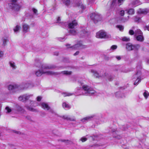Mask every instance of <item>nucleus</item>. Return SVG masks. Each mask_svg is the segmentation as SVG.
<instances>
[{
    "instance_id": "obj_1",
    "label": "nucleus",
    "mask_w": 149,
    "mask_h": 149,
    "mask_svg": "<svg viewBox=\"0 0 149 149\" xmlns=\"http://www.w3.org/2000/svg\"><path fill=\"white\" fill-rule=\"evenodd\" d=\"M36 65L40 68V70H39L35 72V74L37 76H40L42 74H46L48 75L57 74L56 73L48 71V70L52 69L55 68L54 66L52 65H48L46 64H42L40 62L36 64Z\"/></svg>"
},
{
    "instance_id": "obj_2",
    "label": "nucleus",
    "mask_w": 149,
    "mask_h": 149,
    "mask_svg": "<svg viewBox=\"0 0 149 149\" xmlns=\"http://www.w3.org/2000/svg\"><path fill=\"white\" fill-rule=\"evenodd\" d=\"M129 33L131 35H134L136 40L138 41L142 42L144 40L143 33L139 29H137L134 31L132 30H130Z\"/></svg>"
},
{
    "instance_id": "obj_3",
    "label": "nucleus",
    "mask_w": 149,
    "mask_h": 149,
    "mask_svg": "<svg viewBox=\"0 0 149 149\" xmlns=\"http://www.w3.org/2000/svg\"><path fill=\"white\" fill-rule=\"evenodd\" d=\"M81 41H78L77 43L72 47H70V45H66V46L68 47H70L72 49H78L84 48L86 47V46L83 45L81 43Z\"/></svg>"
},
{
    "instance_id": "obj_4",
    "label": "nucleus",
    "mask_w": 149,
    "mask_h": 149,
    "mask_svg": "<svg viewBox=\"0 0 149 149\" xmlns=\"http://www.w3.org/2000/svg\"><path fill=\"white\" fill-rule=\"evenodd\" d=\"M90 17L93 20L95 23L100 21L102 19L101 15L97 13H91L90 15Z\"/></svg>"
},
{
    "instance_id": "obj_5",
    "label": "nucleus",
    "mask_w": 149,
    "mask_h": 149,
    "mask_svg": "<svg viewBox=\"0 0 149 149\" xmlns=\"http://www.w3.org/2000/svg\"><path fill=\"white\" fill-rule=\"evenodd\" d=\"M91 72L93 74V75L96 78H99L100 77H106L110 81H111L112 77L111 76L109 75L107 73H105L104 75L102 76L100 75L95 70H91Z\"/></svg>"
},
{
    "instance_id": "obj_6",
    "label": "nucleus",
    "mask_w": 149,
    "mask_h": 149,
    "mask_svg": "<svg viewBox=\"0 0 149 149\" xmlns=\"http://www.w3.org/2000/svg\"><path fill=\"white\" fill-rule=\"evenodd\" d=\"M141 73L140 71H138L137 73L133 76V79L134 81V79H136V80L134 82V85H137L138 83L141 81Z\"/></svg>"
},
{
    "instance_id": "obj_7",
    "label": "nucleus",
    "mask_w": 149,
    "mask_h": 149,
    "mask_svg": "<svg viewBox=\"0 0 149 149\" xmlns=\"http://www.w3.org/2000/svg\"><path fill=\"white\" fill-rule=\"evenodd\" d=\"M96 37L98 38H107L108 37V36L104 31L101 30L96 33Z\"/></svg>"
},
{
    "instance_id": "obj_8",
    "label": "nucleus",
    "mask_w": 149,
    "mask_h": 149,
    "mask_svg": "<svg viewBox=\"0 0 149 149\" xmlns=\"http://www.w3.org/2000/svg\"><path fill=\"white\" fill-rule=\"evenodd\" d=\"M19 86L16 84H12L9 85L8 86V90L12 93H14L15 92V90L18 89H19Z\"/></svg>"
},
{
    "instance_id": "obj_9",
    "label": "nucleus",
    "mask_w": 149,
    "mask_h": 149,
    "mask_svg": "<svg viewBox=\"0 0 149 149\" xmlns=\"http://www.w3.org/2000/svg\"><path fill=\"white\" fill-rule=\"evenodd\" d=\"M22 31L24 33L28 32L29 31L30 26L28 24L23 23L22 24Z\"/></svg>"
},
{
    "instance_id": "obj_10",
    "label": "nucleus",
    "mask_w": 149,
    "mask_h": 149,
    "mask_svg": "<svg viewBox=\"0 0 149 149\" xmlns=\"http://www.w3.org/2000/svg\"><path fill=\"white\" fill-rule=\"evenodd\" d=\"M32 96L31 95L24 94L20 96L18 98L19 100L24 102L26 100L28 99L30 97Z\"/></svg>"
},
{
    "instance_id": "obj_11",
    "label": "nucleus",
    "mask_w": 149,
    "mask_h": 149,
    "mask_svg": "<svg viewBox=\"0 0 149 149\" xmlns=\"http://www.w3.org/2000/svg\"><path fill=\"white\" fill-rule=\"evenodd\" d=\"M40 106L44 109L47 110H49L51 112L53 113L54 111L52 109H50L47 104L45 102H42L40 104Z\"/></svg>"
},
{
    "instance_id": "obj_12",
    "label": "nucleus",
    "mask_w": 149,
    "mask_h": 149,
    "mask_svg": "<svg viewBox=\"0 0 149 149\" xmlns=\"http://www.w3.org/2000/svg\"><path fill=\"white\" fill-rule=\"evenodd\" d=\"M81 85L82 89L85 91V95H87V93L91 87L87 85L83 84H81Z\"/></svg>"
},
{
    "instance_id": "obj_13",
    "label": "nucleus",
    "mask_w": 149,
    "mask_h": 149,
    "mask_svg": "<svg viewBox=\"0 0 149 149\" xmlns=\"http://www.w3.org/2000/svg\"><path fill=\"white\" fill-rule=\"evenodd\" d=\"M82 88H76L75 91V94L77 95H85V93L83 92Z\"/></svg>"
},
{
    "instance_id": "obj_14",
    "label": "nucleus",
    "mask_w": 149,
    "mask_h": 149,
    "mask_svg": "<svg viewBox=\"0 0 149 149\" xmlns=\"http://www.w3.org/2000/svg\"><path fill=\"white\" fill-rule=\"evenodd\" d=\"M22 86L23 89H26L32 87L33 84L31 82L29 81L23 84Z\"/></svg>"
},
{
    "instance_id": "obj_15",
    "label": "nucleus",
    "mask_w": 149,
    "mask_h": 149,
    "mask_svg": "<svg viewBox=\"0 0 149 149\" xmlns=\"http://www.w3.org/2000/svg\"><path fill=\"white\" fill-rule=\"evenodd\" d=\"M77 24V22L76 21L74 20L69 24L68 26L70 28L73 29L74 28Z\"/></svg>"
},
{
    "instance_id": "obj_16",
    "label": "nucleus",
    "mask_w": 149,
    "mask_h": 149,
    "mask_svg": "<svg viewBox=\"0 0 149 149\" xmlns=\"http://www.w3.org/2000/svg\"><path fill=\"white\" fill-rule=\"evenodd\" d=\"M12 9L15 11H18L21 8V6L17 4H13V6H10Z\"/></svg>"
},
{
    "instance_id": "obj_17",
    "label": "nucleus",
    "mask_w": 149,
    "mask_h": 149,
    "mask_svg": "<svg viewBox=\"0 0 149 149\" xmlns=\"http://www.w3.org/2000/svg\"><path fill=\"white\" fill-rule=\"evenodd\" d=\"M124 0H113L112 3V5H114L115 3H117L119 6L121 5L123 2Z\"/></svg>"
},
{
    "instance_id": "obj_18",
    "label": "nucleus",
    "mask_w": 149,
    "mask_h": 149,
    "mask_svg": "<svg viewBox=\"0 0 149 149\" xmlns=\"http://www.w3.org/2000/svg\"><path fill=\"white\" fill-rule=\"evenodd\" d=\"M134 45L130 43H128L126 45V49L128 51L134 50Z\"/></svg>"
},
{
    "instance_id": "obj_19",
    "label": "nucleus",
    "mask_w": 149,
    "mask_h": 149,
    "mask_svg": "<svg viewBox=\"0 0 149 149\" xmlns=\"http://www.w3.org/2000/svg\"><path fill=\"white\" fill-rule=\"evenodd\" d=\"M62 118L64 119H66L67 120H70L71 121H75V118L74 117L70 118L69 116L66 115L63 116H62Z\"/></svg>"
},
{
    "instance_id": "obj_20",
    "label": "nucleus",
    "mask_w": 149,
    "mask_h": 149,
    "mask_svg": "<svg viewBox=\"0 0 149 149\" xmlns=\"http://www.w3.org/2000/svg\"><path fill=\"white\" fill-rule=\"evenodd\" d=\"M93 115L88 116L84 118L81 120V121L83 122H85L88 120H90L93 117Z\"/></svg>"
},
{
    "instance_id": "obj_21",
    "label": "nucleus",
    "mask_w": 149,
    "mask_h": 149,
    "mask_svg": "<svg viewBox=\"0 0 149 149\" xmlns=\"http://www.w3.org/2000/svg\"><path fill=\"white\" fill-rule=\"evenodd\" d=\"M83 30L81 31L80 33V34L82 36H87L88 35V33L87 32L86 29L84 28L83 29Z\"/></svg>"
},
{
    "instance_id": "obj_22",
    "label": "nucleus",
    "mask_w": 149,
    "mask_h": 149,
    "mask_svg": "<svg viewBox=\"0 0 149 149\" xmlns=\"http://www.w3.org/2000/svg\"><path fill=\"white\" fill-rule=\"evenodd\" d=\"M62 106L65 109H68L70 108V105L68 103L65 102L63 103Z\"/></svg>"
},
{
    "instance_id": "obj_23",
    "label": "nucleus",
    "mask_w": 149,
    "mask_h": 149,
    "mask_svg": "<svg viewBox=\"0 0 149 149\" xmlns=\"http://www.w3.org/2000/svg\"><path fill=\"white\" fill-rule=\"evenodd\" d=\"M9 64L13 69H15L16 68V66L14 62L12 61H10L9 62Z\"/></svg>"
},
{
    "instance_id": "obj_24",
    "label": "nucleus",
    "mask_w": 149,
    "mask_h": 149,
    "mask_svg": "<svg viewBox=\"0 0 149 149\" xmlns=\"http://www.w3.org/2000/svg\"><path fill=\"white\" fill-rule=\"evenodd\" d=\"M148 12V10L147 9H141L138 11V12L140 13L146 14Z\"/></svg>"
},
{
    "instance_id": "obj_25",
    "label": "nucleus",
    "mask_w": 149,
    "mask_h": 149,
    "mask_svg": "<svg viewBox=\"0 0 149 149\" xmlns=\"http://www.w3.org/2000/svg\"><path fill=\"white\" fill-rule=\"evenodd\" d=\"M2 41L3 43L2 45L4 47L7 45V42L8 41V40L7 38H3Z\"/></svg>"
},
{
    "instance_id": "obj_26",
    "label": "nucleus",
    "mask_w": 149,
    "mask_h": 149,
    "mask_svg": "<svg viewBox=\"0 0 149 149\" xmlns=\"http://www.w3.org/2000/svg\"><path fill=\"white\" fill-rule=\"evenodd\" d=\"M77 6L83 10L85 9L86 8V6L81 2H79L78 3Z\"/></svg>"
},
{
    "instance_id": "obj_27",
    "label": "nucleus",
    "mask_w": 149,
    "mask_h": 149,
    "mask_svg": "<svg viewBox=\"0 0 149 149\" xmlns=\"http://www.w3.org/2000/svg\"><path fill=\"white\" fill-rule=\"evenodd\" d=\"M95 91L93 90V88H91L87 93V95L94 94L95 93Z\"/></svg>"
},
{
    "instance_id": "obj_28",
    "label": "nucleus",
    "mask_w": 149,
    "mask_h": 149,
    "mask_svg": "<svg viewBox=\"0 0 149 149\" xmlns=\"http://www.w3.org/2000/svg\"><path fill=\"white\" fill-rule=\"evenodd\" d=\"M20 26L19 25H17L14 28L13 30L15 32L17 33L19 30Z\"/></svg>"
},
{
    "instance_id": "obj_29",
    "label": "nucleus",
    "mask_w": 149,
    "mask_h": 149,
    "mask_svg": "<svg viewBox=\"0 0 149 149\" xmlns=\"http://www.w3.org/2000/svg\"><path fill=\"white\" fill-rule=\"evenodd\" d=\"M61 74L65 75H69L71 74L72 72L70 71H64L61 72Z\"/></svg>"
},
{
    "instance_id": "obj_30",
    "label": "nucleus",
    "mask_w": 149,
    "mask_h": 149,
    "mask_svg": "<svg viewBox=\"0 0 149 149\" xmlns=\"http://www.w3.org/2000/svg\"><path fill=\"white\" fill-rule=\"evenodd\" d=\"M73 93H63L62 95L63 96L66 97L67 96H70L73 95Z\"/></svg>"
},
{
    "instance_id": "obj_31",
    "label": "nucleus",
    "mask_w": 149,
    "mask_h": 149,
    "mask_svg": "<svg viewBox=\"0 0 149 149\" xmlns=\"http://www.w3.org/2000/svg\"><path fill=\"white\" fill-rule=\"evenodd\" d=\"M143 95L146 99H147L149 96V93L148 92L146 91H145L143 93Z\"/></svg>"
},
{
    "instance_id": "obj_32",
    "label": "nucleus",
    "mask_w": 149,
    "mask_h": 149,
    "mask_svg": "<svg viewBox=\"0 0 149 149\" xmlns=\"http://www.w3.org/2000/svg\"><path fill=\"white\" fill-rule=\"evenodd\" d=\"M26 108L28 110L30 111L34 112L37 111L36 109H34L32 107H29V106H27Z\"/></svg>"
},
{
    "instance_id": "obj_33",
    "label": "nucleus",
    "mask_w": 149,
    "mask_h": 149,
    "mask_svg": "<svg viewBox=\"0 0 149 149\" xmlns=\"http://www.w3.org/2000/svg\"><path fill=\"white\" fill-rule=\"evenodd\" d=\"M63 3L66 5L68 6L70 3V0H62Z\"/></svg>"
},
{
    "instance_id": "obj_34",
    "label": "nucleus",
    "mask_w": 149,
    "mask_h": 149,
    "mask_svg": "<svg viewBox=\"0 0 149 149\" xmlns=\"http://www.w3.org/2000/svg\"><path fill=\"white\" fill-rule=\"evenodd\" d=\"M133 5L134 6H136L140 4L139 1L138 0H136L134 1L133 2Z\"/></svg>"
},
{
    "instance_id": "obj_35",
    "label": "nucleus",
    "mask_w": 149,
    "mask_h": 149,
    "mask_svg": "<svg viewBox=\"0 0 149 149\" xmlns=\"http://www.w3.org/2000/svg\"><path fill=\"white\" fill-rule=\"evenodd\" d=\"M70 33L72 35H76L77 34V32L74 29H71L70 30Z\"/></svg>"
},
{
    "instance_id": "obj_36",
    "label": "nucleus",
    "mask_w": 149,
    "mask_h": 149,
    "mask_svg": "<svg viewBox=\"0 0 149 149\" xmlns=\"http://www.w3.org/2000/svg\"><path fill=\"white\" fill-rule=\"evenodd\" d=\"M17 0H11V3L9 4V6L10 7L13 6V4H17Z\"/></svg>"
},
{
    "instance_id": "obj_37",
    "label": "nucleus",
    "mask_w": 149,
    "mask_h": 149,
    "mask_svg": "<svg viewBox=\"0 0 149 149\" xmlns=\"http://www.w3.org/2000/svg\"><path fill=\"white\" fill-rule=\"evenodd\" d=\"M116 28L118 29H119V30L121 31H122L123 30L124 28L123 27L120 25H118L116 26Z\"/></svg>"
},
{
    "instance_id": "obj_38",
    "label": "nucleus",
    "mask_w": 149,
    "mask_h": 149,
    "mask_svg": "<svg viewBox=\"0 0 149 149\" xmlns=\"http://www.w3.org/2000/svg\"><path fill=\"white\" fill-rule=\"evenodd\" d=\"M129 14L132 15L134 14V11L133 9H130L127 12Z\"/></svg>"
},
{
    "instance_id": "obj_39",
    "label": "nucleus",
    "mask_w": 149,
    "mask_h": 149,
    "mask_svg": "<svg viewBox=\"0 0 149 149\" xmlns=\"http://www.w3.org/2000/svg\"><path fill=\"white\" fill-rule=\"evenodd\" d=\"M134 50H137L140 47V46L139 45L137 44L135 45H134Z\"/></svg>"
},
{
    "instance_id": "obj_40",
    "label": "nucleus",
    "mask_w": 149,
    "mask_h": 149,
    "mask_svg": "<svg viewBox=\"0 0 149 149\" xmlns=\"http://www.w3.org/2000/svg\"><path fill=\"white\" fill-rule=\"evenodd\" d=\"M122 40L123 41H128L130 40V39L129 38L124 37L122 38Z\"/></svg>"
},
{
    "instance_id": "obj_41",
    "label": "nucleus",
    "mask_w": 149,
    "mask_h": 149,
    "mask_svg": "<svg viewBox=\"0 0 149 149\" xmlns=\"http://www.w3.org/2000/svg\"><path fill=\"white\" fill-rule=\"evenodd\" d=\"M18 111L21 112V113H24L25 112V111L21 107H19L18 108Z\"/></svg>"
},
{
    "instance_id": "obj_42",
    "label": "nucleus",
    "mask_w": 149,
    "mask_h": 149,
    "mask_svg": "<svg viewBox=\"0 0 149 149\" xmlns=\"http://www.w3.org/2000/svg\"><path fill=\"white\" fill-rule=\"evenodd\" d=\"M87 139L86 138L84 137H83L80 138V140L82 142H84L86 141Z\"/></svg>"
},
{
    "instance_id": "obj_43",
    "label": "nucleus",
    "mask_w": 149,
    "mask_h": 149,
    "mask_svg": "<svg viewBox=\"0 0 149 149\" xmlns=\"http://www.w3.org/2000/svg\"><path fill=\"white\" fill-rule=\"evenodd\" d=\"M31 105L33 106L36 107L38 105V104L35 102L31 101Z\"/></svg>"
},
{
    "instance_id": "obj_44",
    "label": "nucleus",
    "mask_w": 149,
    "mask_h": 149,
    "mask_svg": "<svg viewBox=\"0 0 149 149\" xmlns=\"http://www.w3.org/2000/svg\"><path fill=\"white\" fill-rule=\"evenodd\" d=\"M129 18V16H128L127 18H125V19H122L121 20L123 22H125L127 21Z\"/></svg>"
},
{
    "instance_id": "obj_45",
    "label": "nucleus",
    "mask_w": 149,
    "mask_h": 149,
    "mask_svg": "<svg viewBox=\"0 0 149 149\" xmlns=\"http://www.w3.org/2000/svg\"><path fill=\"white\" fill-rule=\"evenodd\" d=\"M117 48V46L116 45H113L111 47V49L112 50H113L116 49Z\"/></svg>"
},
{
    "instance_id": "obj_46",
    "label": "nucleus",
    "mask_w": 149,
    "mask_h": 149,
    "mask_svg": "<svg viewBox=\"0 0 149 149\" xmlns=\"http://www.w3.org/2000/svg\"><path fill=\"white\" fill-rule=\"evenodd\" d=\"M124 11L123 10H121L120 11L119 14L122 16H123L124 15Z\"/></svg>"
},
{
    "instance_id": "obj_47",
    "label": "nucleus",
    "mask_w": 149,
    "mask_h": 149,
    "mask_svg": "<svg viewBox=\"0 0 149 149\" xmlns=\"http://www.w3.org/2000/svg\"><path fill=\"white\" fill-rule=\"evenodd\" d=\"M140 18L139 17H136L135 19V21L136 22H139L140 21Z\"/></svg>"
},
{
    "instance_id": "obj_48",
    "label": "nucleus",
    "mask_w": 149,
    "mask_h": 149,
    "mask_svg": "<svg viewBox=\"0 0 149 149\" xmlns=\"http://www.w3.org/2000/svg\"><path fill=\"white\" fill-rule=\"evenodd\" d=\"M6 109L8 113L11 111V109L8 107H6Z\"/></svg>"
},
{
    "instance_id": "obj_49",
    "label": "nucleus",
    "mask_w": 149,
    "mask_h": 149,
    "mask_svg": "<svg viewBox=\"0 0 149 149\" xmlns=\"http://www.w3.org/2000/svg\"><path fill=\"white\" fill-rule=\"evenodd\" d=\"M41 99H42L41 97L40 96H38L37 98V101H40L41 100Z\"/></svg>"
},
{
    "instance_id": "obj_50",
    "label": "nucleus",
    "mask_w": 149,
    "mask_h": 149,
    "mask_svg": "<svg viewBox=\"0 0 149 149\" xmlns=\"http://www.w3.org/2000/svg\"><path fill=\"white\" fill-rule=\"evenodd\" d=\"M33 11L34 14H36L37 13V10L35 8H33Z\"/></svg>"
},
{
    "instance_id": "obj_51",
    "label": "nucleus",
    "mask_w": 149,
    "mask_h": 149,
    "mask_svg": "<svg viewBox=\"0 0 149 149\" xmlns=\"http://www.w3.org/2000/svg\"><path fill=\"white\" fill-rule=\"evenodd\" d=\"M3 55V53L2 51H0V58L2 57Z\"/></svg>"
},
{
    "instance_id": "obj_52",
    "label": "nucleus",
    "mask_w": 149,
    "mask_h": 149,
    "mask_svg": "<svg viewBox=\"0 0 149 149\" xmlns=\"http://www.w3.org/2000/svg\"><path fill=\"white\" fill-rule=\"evenodd\" d=\"M116 58L118 60H120L121 59V57L120 56H116Z\"/></svg>"
},
{
    "instance_id": "obj_53",
    "label": "nucleus",
    "mask_w": 149,
    "mask_h": 149,
    "mask_svg": "<svg viewBox=\"0 0 149 149\" xmlns=\"http://www.w3.org/2000/svg\"><path fill=\"white\" fill-rule=\"evenodd\" d=\"M79 53V51H77V52H76V53H75L74 54V56H76V55L78 54Z\"/></svg>"
},
{
    "instance_id": "obj_54",
    "label": "nucleus",
    "mask_w": 149,
    "mask_h": 149,
    "mask_svg": "<svg viewBox=\"0 0 149 149\" xmlns=\"http://www.w3.org/2000/svg\"><path fill=\"white\" fill-rule=\"evenodd\" d=\"M98 146V145L97 144H96V145H94L93 146H92V147H97Z\"/></svg>"
},
{
    "instance_id": "obj_55",
    "label": "nucleus",
    "mask_w": 149,
    "mask_h": 149,
    "mask_svg": "<svg viewBox=\"0 0 149 149\" xmlns=\"http://www.w3.org/2000/svg\"><path fill=\"white\" fill-rule=\"evenodd\" d=\"M146 28L148 30V31H149V26H146Z\"/></svg>"
},
{
    "instance_id": "obj_56",
    "label": "nucleus",
    "mask_w": 149,
    "mask_h": 149,
    "mask_svg": "<svg viewBox=\"0 0 149 149\" xmlns=\"http://www.w3.org/2000/svg\"><path fill=\"white\" fill-rule=\"evenodd\" d=\"M122 71L124 72H128L129 71Z\"/></svg>"
},
{
    "instance_id": "obj_57",
    "label": "nucleus",
    "mask_w": 149,
    "mask_h": 149,
    "mask_svg": "<svg viewBox=\"0 0 149 149\" xmlns=\"http://www.w3.org/2000/svg\"><path fill=\"white\" fill-rule=\"evenodd\" d=\"M60 17H58V20H60Z\"/></svg>"
},
{
    "instance_id": "obj_58",
    "label": "nucleus",
    "mask_w": 149,
    "mask_h": 149,
    "mask_svg": "<svg viewBox=\"0 0 149 149\" xmlns=\"http://www.w3.org/2000/svg\"><path fill=\"white\" fill-rule=\"evenodd\" d=\"M91 138L92 139H93V137H91Z\"/></svg>"
},
{
    "instance_id": "obj_59",
    "label": "nucleus",
    "mask_w": 149,
    "mask_h": 149,
    "mask_svg": "<svg viewBox=\"0 0 149 149\" xmlns=\"http://www.w3.org/2000/svg\"><path fill=\"white\" fill-rule=\"evenodd\" d=\"M128 148H125L126 149H128Z\"/></svg>"
},
{
    "instance_id": "obj_60",
    "label": "nucleus",
    "mask_w": 149,
    "mask_h": 149,
    "mask_svg": "<svg viewBox=\"0 0 149 149\" xmlns=\"http://www.w3.org/2000/svg\"><path fill=\"white\" fill-rule=\"evenodd\" d=\"M58 53H57V54H56V55H58Z\"/></svg>"
}]
</instances>
